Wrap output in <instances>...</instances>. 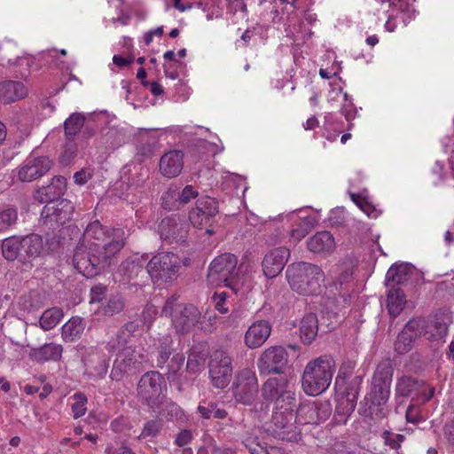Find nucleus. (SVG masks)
<instances>
[{
  "mask_svg": "<svg viewBox=\"0 0 454 454\" xmlns=\"http://www.w3.org/2000/svg\"><path fill=\"white\" fill-rule=\"evenodd\" d=\"M243 443L249 450L250 454H268L267 449L265 446H262L258 442V437H251L248 436L243 440Z\"/></svg>",
  "mask_w": 454,
  "mask_h": 454,
  "instance_id": "55",
  "label": "nucleus"
},
{
  "mask_svg": "<svg viewBox=\"0 0 454 454\" xmlns=\"http://www.w3.org/2000/svg\"><path fill=\"white\" fill-rule=\"evenodd\" d=\"M86 372L93 378L103 379L108 370L109 361L106 355L96 348L87 349L82 357Z\"/></svg>",
  "mask_w": 454,
  "mask_h": 454,
  "instance_id": "27",
  "label": "nucleus"
},
{
  "mask_svg": "<svg viewBox=\"0 0 454 454\" xmlns=\"http://www.w3.org/2000/svg\"><path fill=\"white\" fill-rule=\"evenodd\" d=\"M290 256V251L285 247H279L270 250L265 254L262 267L264 275L268 278L277 277L284 269Z\"/></svg>",
  "mask_w": 454,
  "mask_h": 454,
  "instance_id": "26",
  "label": "nucleus"
},
{
  "mask_svg": "<svg viewBox=\"0 0 454 454\" xmlns=\"http://www.w3.org/2000/svg\"><path fill=\"white\" fill-rule=\"evenodd\" d=\"M151 309L143 311V317H137L124 324L117 332L116 338L108 342L109 351H115L118 348H124L132 337H135L145 325V314H149Z\"/></svg>",
  "mask_w": 454,
  "mask_h": 454,
  "instance_id": "24",
  "label": "nucleus"
},
{
  "mask_svg": "<svg viewBox=\"0 0 454 454\" xmlns=\"http://www.w3.org/2000/svg\"><path fill=\"white\" fill-rule=\"evenodd\" d=\"M78 152L77 145L74 141H67L64 151L59 156V162L64 166L70 165L75 159Z\"/></svg>",
  "mask_w": 454,
  "mask_h": 454,
  "instance_id": "51",
  "label": "nucleus"
},
{
  "mask_svg": "<svg viewBox=\"0 0 454 454\" xmlns=\"http://www.w3.org/2000/svg\"><path fill=\"white\" fill-rule=\"evenodd\" d=\"M238 262V257L231 253H223L214 258L207 269L208 283L213 286L223 285L238 291L242 285L241 265L239 266Z\"/></svg>",
  "mask_w": 454,
  "mask_h": 454,
  "instance_id": "5",
  "label": "nucleus"
},
{
  "mask_svg": "<svg viewBox=\"0 0 454 454\" xmlns=\"http://www.w3.org/2000/svg\"><path fill=\"white\" fill-rule=\"evenodd\" d=\"M162 427L163 421L161 419H151L145 424L139 438L155 437L160 433Z\"/></svg>",
  "mask_w": 454,
  "mask_h": 454,
  "instance_id": "49",
  "label": "nucleus"
},
{
  "mask_svg": "<svg viewBox=\"0 0 454 454\" xmlns=\"http://www.w3.org/2000/svg\"><path fill=\"white\" fill-rule=\"evenodd\" d=\"M166 194L174 200V207L188 204L192 199L199 196V191L192 184L185 185L181 191L176 186H170Z\"/></svg>",
  "mask_w": 454,
  "mask_h": 454,
  "instance_id": "38",
  "label": "nucleus"
},
{
  "mask_svg": "<svg viewBox=\"0 0 454 454\" xmlns=\"http://www.w3.org/2000/svg\"><path fill=\"white\" fill-rule=\"evenodd\" d=\"M313 229L312 221L309 218L301 219L296 227L291 231V238L300 241Z\"/></svg>",
  "mask_w": 454,
  "mask_h": 454,
  "instance_id": "50",
  "label": "nucleus"
},
{
  "mask_svg": "<svg viewBox=\"0 0 454 454\" xmlns=\"http://www.w3.org/2000/svg\"><path fill=\"white\" fill-rule=\"evenodd\" d=\"M81 133H82V138L88 140L96 135V129L93 124L85 121V124L82 127Z\"/></svg>",
  "mask_w": 454,
  "mask_h": 454,
  "instance_id": "63",
  "label": "nucleus"
},
{
  "mask_svg": "<svg viewBox=\"0 0 454 454\" xmlns=\"http://www.w3.org/2000/svg\"><path fill=\"white\" fill-rule=\"evenodd\" d=\"M382 438L386 445L391 449L397 450L401 447V443L404 441L405 437L401 434H393L388 430H385L382 433Z\"/></svg>",
  "mask_w": 454,
  "mask_h": 454,
  "instance_id": "54",
  "label": "nucleus"
},
{
  "mask_svg": "<svg viewBox=\"0 0 454 454\" xmlns=\"http://www.w3.org/2000/svg\"><path fill=\"white\" fill-rule=\"evenodd\" d=\"M180 258L172 252H159L146 265V270L153 282L172 281L180 269Z\"/></svg>",
  "mask_w": 454,
  "mask_h": 454,
  "instance_id": "10",
  "label": "nucleus"
},
{
  "mask_svg": "<svg viewBox=\"0 0 454 454\" xmlns=\"http://www.w3.org/2000/svg\"><path fill=\"white\" fill-rule=\"evenodd\" d=\"M227 297L228 295L225 292H222L220 294L215 293L213 296L215 308L221 314H226L229 311V308L226 307Z\"/></svg>",
  "mask_w": 454,
  "mask_h": 454,
  "instance_id": "58",
  "label": "nucleus"
},
{
  "mask_svg": "<svg viewBox=\"0 0 454 454\" xmlns=\"http://www.w3.org/2000/svg\"><path fill=\"white\" fill-rule=\"evenodd\" d=\"M193 439V435L191 430L182 429L175 439V444L178 447H184L189 444Z\"/></svg>",
  "mask_w": 454,
  "mask_h": 454,
  "instance_id": "60",
  "label": "nucleus"
},
{
  "mask_svg": "<svg viewBox=\"0 0 454 454\" xmlns=\"http://www.w3.org/2000/svg\"><path fill=\"white\" fill-rule=\"evenodd\" d=\"M354 367V364L352 362H348V364H342L339 370L338 375L335 379V386L339 390L342 389V386L345 385L346 378L348 376V372L346 369H352Z\"/></svg>",
  "mask_w": 454,
  "mask_h": 454,
  "instance_id": "59",
  "label": "nucleus"
},
{
  "mask_svg": "<svg viewBox=\"0 0 454 454\" xmlns=\"http://www.w3.org/2000/svg\"><path fill=\"white\" fill-rule=\"evenodd\" d=\"M161 314L171 317L172 325L178 333L190 332L200 322L201 317L194 305L178 302L176 295H172L166 301Z\"/></svg>",
  "mask_w": 454,
  "mask_h": 454,
  "instance_id": "7",
  "label": "nucleus"
},
{
  "mask_svg": "<svg viewBox=\"0 0 454 454\" xmlns=\"http://www.w3.org/2000/svg\"><path fill=\"white\" fill-rule=\"evenodd\" d=\"M171 344L172 338L170 335L162 336L157 348L158 356L156 359L157 367L165 372L168 380L174 379L184 363V354L173 353Z\"/></svg>",
  "mask_w": 454,
  "mask_h": 454,
  "instance_id": "13",
  "label": "nucleus"
},
{
  "mask_svg": "<svg viewBox=\"0 0 454 454\" xmlns=\"http://www.w3.org/2000/svg\"><path fill=\"white\" fill-rule=\"evenodd\" d=\"M184 168V153L179 150L165 153L159 163L160 174L168 178L177 176Z\"/></svg>",
  "mask_w": 454,
  "mask_h": 454,
  "instance_id": "32",
  "label": "nucleus"
},
{
  "mask_svg": "<svg viewBox=\"0 0 454 454\" xmlns=\"http://www.w3.org/2000/svg\"><path fill=\"white\" fill-rule=\"evenodd\" d=\"M218 202L209 196H203L197 200L196 207L189 212V221L196 228L210 227L215 222Z\"/></svg>",
  "mask_w": 454,
  "mask_h": 454,
  "instance_id": "18",
  "label": "nucleus"
},
{
  "mask_svg": "<svg viewBox=\"0 0 454 454\" xmlns=\"http://www.w3.org/2000/svg\"><path fill=\"white\" fill-rule=\"evenodd\" d=\"M406 303L403 291L401 288H391L387 297V309L392 317H398Z\"/></svg>",
  "mask_w": 454,
  "mask_h": 454,
  "instance_id": "42",
  "label": "nucleus"
},
{
  "mask_svg": "<svg viewBox=\"0 0 454 454\" xmlns=\"http://www.w3.org/2000/svg\"><path fill=\"white\" fill-rule=\"evenodd\" d=\"M53 166V161L45 155L32 153L19 167L18 178L20 182L29 183L46 175Z\"/></svg>",
  "mask_w": 454,
  "mask_h": 454,
  "instance_id": "17",
  "label": "nucleus"
},
{
  "mask_svg": "<svg viewBox=\"0 0 454 454\" xmlns=\"http://www.w3.org/2000/svg\"><path fill=\"white\" fill-rule=\"evenodd\" d=\"M335 369V361L329 355L309 361L303 371L301 386L309 395H318L330 386Z\"/></svg>",
  "mask_w": 454,
  "mask_h": 454,
  "instance_id": "2",
  "label": "nucleus"
},
{
  "mask_svg": "<svg viewBox=\"0 0 454 454\" xmlns=\"http://www.w3.org/2000/svg\"><path fill=\"white\" fill-rule=\"evenodd\" d=\"M167 386L159 372H145L138 381L137 391L139 400L150 409L155 411L166 398Z\"/></svg>",
  "mask_w": 454,
  "mask_h": 454,
  "instance_id": "8",
  "label": "nucleus"
},
{
  "mask_svg": "<svg viewBox=\"0 0 454 454\" xmlns=\"http://www.w3.org/2000/svg\"><path fill=\"white\" fill-rule=\"evenodd\" d=\"M62 352L63 348L60 344L47 343L38 348H34L33 356L35 360L40 362L58 361L61 358Z\"/></svg>",
  "mask_w": 454,
  "mask_h": 454,
  "instance_id": "43",
  "label": "nucleus"
},
{
  "mask_svg": "<svg viewBox=\"0 0 454 454\" xmlns=\"http://www.w3.org/2000/svg\"><path fill=\"white\" fill-rule=\"evenodd\" d=\"M149 178V169L145 167H140L136 175L131 177V185L136 187H142Z\"/></svg>",
  "mask_w": 454,
  "mask_h": 454,
  "instance_id": "57",
  "label": "nucleus"
},
{
  "mask_svg": "<svg viewBox=\"0 0 454 454\" xmlns=\"http://www.w3.org/2000/svg\"><path fill=\"white\" fill-rule=\"evenodd\" d=\"M318 321L316 314L305 315L300 323V337L304 344H310L317 335Z\"/></svg>",
  "mask_w": 454,
  "mask_h": 454,
  "instance_id": "39",
  "label": "nucleus"
},
{
  "mask_svg": "<svg viewBox=\"0 0 454 454\" xmlns=\"http://www.w3.org/2000/svg\"><path fill=\"white\" fill-rule=\"evenodd\" d=\"M74 206L67 200L61 199L46 204L41 212L39 223L48 231H54L71 220Z\"/></svg>",
  "mask_w": 454,
  "mask_h": 454,
  "instance_id": "12",
  "label": "nucleus"
},
{
  "mask_svg": "<svg viewBox=\"0 0 454 454\" xmlns=\"http://www.w3.org/2000/svg\"><path fill=\"white\" fill-rule=\"evenodd\" d=\"M288 362V353L281 346L266 348L257 360L261 374H281Z\"/></svg>",
  "mask_w": 454,
  "mask_h": 454,
  "instance_id": "20",
  "label": "nucleus"
},
{
  "mask_svg": "<svg viewBox=\"0 0 454 454\" xmlns=\"http://www.w3.org/2000/svg\"><path fill=\"white\" fill-rule=\"evenodd\" d=\"M126 233L121 228L108 229L98 220L88 224L83 233L84 244L116 256L126 244Z\"/></svg>",
  "mask_w": 454,
  "mask_h": 454,
  "instance_id": "3",
  "label": "nucleus"
},
{
  "mask_svg": "<svg viewBox=\"0 0 454 454\" xmlns=\"http://www.w3.org/2000/svg\"><path fill=\"white\" fill-rule=\"evenodd\" d=\"M84 330L81 317H72L61 328L62 338L65 341H73L79 338Z\"/></svg>",
  "mask_w": 454,
  "mask_h": 454,
  "instance_id": "44",
  "label": "nucleus"
},
{
  "mask_svg": "<svg viewBox=\"0 0 454 454\" xmlns=\"http://www.w3.org/2000/svg\"><path fill=\"white\" fill-rule=\"evenodd\" d=\"M145 361L143 354L137 352L132 346L122 348L114 361L110 378L113 380H121L123 377L133 369Z\"/></svg>",
  "mask_w": 454,
  "mask_h": 454,
  "instance_id": "21",
  "label": "nucleus"
},
{
  "mask_svg": "<svg viewBox=\"0 0 454 454\" xmlns=\"http://www.w3.org/2000/svg\"><path fill=\"white\" fill-rule=\"evenodd\" d=\"M121 134L114 127H106L101 129L98 142L106 147L114 149L121 143Z\"/></svg>",
  "mask_w": 454,
  "mask_h": 454,
  "instance_id": "45",
  "label": "nucleus"
},
{
  "mask_svg": "<svg viewBox=\"0 0 454 454\" xmlns=\"http://www.w3.org/2000/svg\"><path fill=\"white\" fill-rule=\"evenodd\" d=\"M240 425H241V423L239 422L238 420H236L232 418H228L225 422L217 423V430H218V432L223 434L224 435L225 434L232 435V434H236L235 430Z\"/></svg>",
  "mask_w": 454,
  "mask_h": 454,
  "instance_id": "56",
  "label": "nucleus"
},
{
  "mask_svg": "<svg viewBox=\"0 0 454 454\" xmlns=\"http://www.w3.org/2000/svg\"><path fill=\"white\" fill-rule=\"evenodd\" d=\"M412 268L408 263H395L386 274V286L395 288L396 285H402L411 278Z\"/></svg>",
  "mask_w": 454,
  "mask_h": 454,
  "instance_id": "36",
  "label": "nucleus"
},
{
  "mask_svg": "<svg viewBox=\"0 0 454 454\" xmlns=\"http://www.w3.org/2000/svg\"><path fill=\"white\" fill-rule=\"evenodd\" d=\"M295 408L296 404L289 405L286 409H273L268 428L273 437L286 442H298L301 439V432L296 426Z\"/></svg>",
  "mask_w": 454,
  "mask_h": 454,
  "instance_id": "9",
  "label": "nucleus"
},
{
  "mask_svg": "<svg viewBox=\"0 0 454 454\" xmlns=\"http://www.w3.org/2000/svg\"><path fill=\"white\" fill-rule=\"evenodd\" d=\"M286 278L294 292L302 295H315L320 292L325 274L317 265L301 262L287 267Z\"/></svg>",
  "mask_w": 454,
  "mask_h": 454,
  "instance_id": "4",
  "label": "nucleus"
},
{
  "mask_svg": "<svg viewBox=\"0 0 454 454\" xmlns=\"http://www.w3.org/2000/svg\"><path fill=\"white\" fill-rule=\"evenodd\" d=\"M19 240L20 262L26 263L39 256L43 247V238L40 235L31 233L19 237Z\"/></svg>",
  "mask_w": 454,
  "mask_h": 454,
  "instance_id": "31",
  "label": "nucleus"
},
{
  "mask_svg": "<svg viewBox=\"0 0 454 454\" xmlns=\"http://www.w3.org/2000/svg\"><path fill=\"white\" fill-rule=\"evenodd\" d=\"M258 391L257 378L251 370L244 369L235 377L232 385V395L237 403L252 405L257 398Z\"/></svg>",
  "mask_w": 454,
  "mask_h": 454,
  "instance_id": "15",
  "label": "nucleus"
},
{
  "mask_svg": "<svg viewBox=\"0 0 454 454\" xmlns=\"http://www.w3.org/2000/svg\"><path fill=\"white\" fill-rule=\"evenodd\" d=\"M143 262L138 256H131L125 259L118 267L116 276H120L119 281L128 283L138 277L143 272Z\"/></svg>",
  "mask_w": 454,
  "mask_h": 454,
  "instance_id": "34",
  "label": "nucleus"
},
{
  "mask_svg": "<svg viewBox=\"0 0 454 454\" xmlns=\"http://www.w3.org/2000/svg\"><path fill=\"white\" fill-rule=\"evenodd\" d=\"M27 94V90L20 82L4 81L0 82V100L4 104L24 98Z\"/></svg>",
  "mask_w": 454,
  "mask_h": 454,
  "instance_id": "35",
  "label": "nucleus"
},
{
  "mask_svg": "<svg viewBox=\"0 0 454 454\" xmlns=\"http://www.w3.org/2000/svg\"><path fill=\"white\" fill-rule=\"evenodd\" d=\"M209 377L213 386L223 389L232 375L231 359L223 351H215L208 364Z\"/></svg>",
  "mask_w": 454,
  "mask_h": 454,
  "instance_id": "22",
  "label": "nucleus"
},
{
  "mask_svg": "<svg viewBox=\"0 0 454 454\" xmlns=\"http://www.w3.org/2000/svg\"><path fill=\"white\" fill-rule=\"evenodd\" d=\"M74 398L75 402L72 404V411L74 418L78 419L83 416L87 411V397L83 393L78 392L74 394Z\"/></svg>",
  "mask_w": 454,
  "mask_h": 454,
  "instance_id": "52",
  "label": "nucleus"
},
{
  "mask_svg": "<svg viewBox=\"0 0 454 454\" xmlns=\"http://www.w3.org/2000/svg\"><path fill=\"white\" fill-rule=\"evenodd\" d=\"M189 230L190 223L184 216L179 214H174L163 218L159 225L160 238L169 243L185 244Z\"/></svg>",
  "mask_w": 454,
  "mask_h": 454,
  "instance_id": "16",
  "label": "nucleus"
},
{
  "mask_svg": "<svg viewBox=\"0 0 454 454\" xmlns=\"http://www.w3.org/2000/svg\"><path fill=\"white\" fill-rule=\"evenodd\" d=\"M443 433L448 442L454 445V418L446 422Z\"/></svg>",
  "mask_w": 454,
  "mask_h": 454,
  "instance_id": "61",
  "label": "nucleus"
},
{
  "mask_svg": "<svg viewBox=\"0 0 454 454\" xmlns=\"http://www.w3.org/2000/svg\"><path fill=\"white\" fill-rule=\"evenodd\" d=\"M331 414L328 403L301 404L296 409V422L301 425H318L325 421Z\"/></svg>",
  "mask_w": 454,
  "mask_h": 454,
  "instance_id": "23",
  "label": "nucleus"
},
{
  "mask_svg": "<svg viewBox=\"0 0 454 454\" xmlns=\"http://www.w3.org/2000/svg\"><path fill=\"white\" fill-rule=\"evenodd\" d=\"M451 324V312L446 309H440L430 314L426 321L420 320V330L428 340H444Z\"/></svg>",
  "mask_w": 454,
  "mask_h": 454,
  "instance_id": "14",
  "label": "nucleus"
},
{
  "mask_svg": "<svg viewBox=\"0 0 454 454\" xmlns=\"http://www.w3.org/2000/svg\"><path fill=\"white\" fill-rule=\"evenodd\" d=\"M116 256L79 242L73 254V264L79 273L87 278H94L113 263Z\"/></svg>",
  "mask_w": 454,
  "mask_h": 454,
  "instance_id": "6",
  "label": "nucleus"
},
{
  "mask_svg": "<svg viewBox=\"0 0 454 454\" xmlns=\"http://www.w3.org/2000/svg\"><path fill=\"white\" fill-rule=\"evenodd\" d=\"M422 334L420 319H411L406 323L395 342V350L398 354H406L413 347L414 341Z\"/></svg>",
  "mask_w": 454,
  "mask_h": 454,
  "instance_id": "29",
  "label": "nucleus"
},
{
  "mask_svg": "<svg viewBox=\"0 0 454 454\" xmlns=\"http://www.w3.org/2000/svg\"><path fill=\"white\" fill-rule=\"evenodd\" d=\"M362 377L356 376L349 381H345L342 386L341 397L336 407V411L346 416H349L356 409L357 398L360 391Z\"/></svg>",
  "mask_w": 454,
  "mask_h": 454,
  "instance_id": "25",
  "label": "nucleus"
},
{
  "mask_svg": "<svg viewBox=\"0 0 454 454\" xmlns=\"http://www.w3.org/2000/svg\"><path fill=\"white\" fill-rule=\"evenodd\" d=\"M197 413L203 419H224L228 416L227 411L217 402L202 400L197 407Z\"/></svg>",
  "mask_w": 454,
  "mask_h": 454,
  "instance_id": "37",
  "label": "nucleus"
},
{
  "mask_svg": "<svg viewBox=\"0 0 454 454\" xmlns=\"http://www.w3.org/2000/svg\"><path fill=\"white\" fill-rule=\"evenodd\" d=\"M160 413L168 419H172L173 417H177L179 415L180 407L176 403H170Z\"/></svg>",
  "mask_w": 454,
  "mask_h": 454,
  "instance_id": "62",
  "label": "nucleus"
},
{
  "mask_svg": "<svg viewBox=\"0 0 454 454\" xmlns=\"http://www.w3.org/2000/svg\"><path fill=\"white\" fill-rule=\"evenodd\" d=\"M18 220V211L14 207H7L0 211V232L10 230Z\"/></svg>",
  "mask_w": 454,
  "mask_h": 454,
  "instance_id": "48",
  "label": "nucleus"
},
{
  "mask_svg": "<svg viewBox=\"0 0 454 454\" xmlns=\"http://www.w3.org/2000/svg\"><path fill=\"white\" fill-rule=\"evenodd\" d=\"M307 247L314 254H331L335 249L334 238L330 231H319L308 239Z\"/></svg>",
  "mask_w": 454,
  "mask_h": 454,
  "instance_id": "33",
  "label": "nucleus"
},
{
  "mask_svg": "<svg viewBox=\"0 0 454 454\" xmlns=\"http://www.w3.org/2000/svg\"><path fill=\"white\" fill-rule=\"evenodd\" d=\"M395 395L402 397L412 396V399L424 403L434 396V388L427 386L424 380L411 376H403L397 380Z\"/></svg>",
  "mask_w": 454,
  "mask_h": 454,
  "instance_id": "19",
  "label": "nucleus"
},
{
  "mask_svg": "<svg viewBox=\"0 0 454 454\" xmlns=\"http://www.w3.org/2000/svg\"><path fill=\"white\" fill-rule=\"evenodd\" d=\"M263 399L274 404V409H286L296 404L295 394L285 377L270 378L262 387Z\"/></svg>",
  "mask_w": 454,
  "mask_h": 454,
  "instance_id": "11",
  "label": "nucleus"
},
{
  "mask_svg": "<svg viewBox=\"0 0 454 454\" xmlns=\"http://www.w3.org/2000/svg\"><path fill=\"white\" fill-rule=\"evenodd\" d=\"M63 317V311L58 307L46 309L40 317V326L49 331L54 328Z\"/></svg>",
  "mask_w": 454,
  "mask_h": 454,
  "instance_id": "46",
  "label": "nucleus"
},
{
  "mask_svg": "<svg viewBox=\"0 0 454 454\" xmlns=\"http://www.w3.org/2000/svg\"><path fill=\"white\" fill-rule=\"evenodd\" d=\"M67 189V180L62 176H55L47 185L38 187L34 192V198L40 203H51L59 200Z\"/></svg>",
  "mask_w": 454,
  "mask_h": 454,
  "instance_id": "28",
  "label": "nucleus"
},
{
  "mask_svg": "<svg viewBox=\"0 0 454 454\" xmlns=\"http://www.w3.org/2000/svg\"><path fill=\"white\" fill-rule=\"evenodd\" d=\"M393 372L394 368L390 360L382 361L378 364L372 380L371 390L364 397L365 405L368 407L364 411L368 414L386 416L382 406L389 399Z\"/></svg>",
  "mask_w": 454,
  "mask_h": 454,
  "instance_id": "1",
  "label": "nucleus"
},
{
  "mask_svg": "<svg viewBox=\"0 0 454 454\" xmlns=\"http://www.w3.org/2000/svg\"><path fill=\"white\" fill-rule=\"evenodd\" d=\"M45 302V293L34 289L20 298L19 306L21 309L31 312L42 309Z\"/></svg>",
  "mask_w": 454,
  "mask_h": 454,
  "instance_id": "40",
  "label": "nucleus"
},
{
  "mask_svg": "<svg viewBox=\"0 0 454 454\" xmlns=\"http://www.w3.org/2000/svg\"><path fill=\"white\" fill-rule=\"evenodd\" d=\"M107 454H136L129 447L121 445L118 448L108 447L106 449Z\"/></svg>",
  "mask_w": 454,
  "mask_h": 454,
  "instance_id": "64",
  "label": "nucleus"
},
{
  "mask_svg": "<svg viewBox=\"0 0 454 454\" xmlns=\"http://www.w3.org/2000/svg\"><path fill=\"white\" fill-rule=\"evenodd\" d=\"M86 116L82 113H73L64 121V133L66 141H74L85 124Z\"/></svg>",
  "mask_w": 454,
  "mask_h": 454,
  "instance_id": "41",
  "label": "nucleus"
},
{
  "mask_svg": "<svg viewBox=\"0 0 454 454\" xmlns=\"http://www.w3.org/2000/svg\"><path fill=\"white\" fill-rule=\"evenodd\" d=\"M271 333V325L267 320H259L253 323L245 334V344L249 348H257L262 346Z\"/></svg>",
  "mask_w": 454,
  "mask_h": 454,
  "instance_id": "30",
  "label": "nucleus"
},
{
  "mask_svg": "<svg viewBox=\"0 0 454 454\" xmlns=\"http://www.w3.org/2000/svg\"><path fill=\"white\" fill-rule=\"evenodd\" d=\"M124 300L120 296H114L108 300L106 305L104 308L106 315L114 316L118 314L124 309Z\"/></svg>",
  "mask_w": 454,
  "mask_h": 454,
  "instance_id": "53",
  "label": "nucleus"
},
{
  "mask_svg": "<svg viewBox=\"0 0 454 454\" xmlns=\"http://www.w3.org/2000/svg\"><path fill=\"white\" fill-rule=\"evenodd\" d=\"M3 256L8 261L18 260L20 262V240L19 237L13 236L5 239L2 244Z\"/></svg>",
  "mask_w": 454,
  "mask_h": 454,
  "instance_id": "47",
  "label": "nucleus"
}]
</instances>
